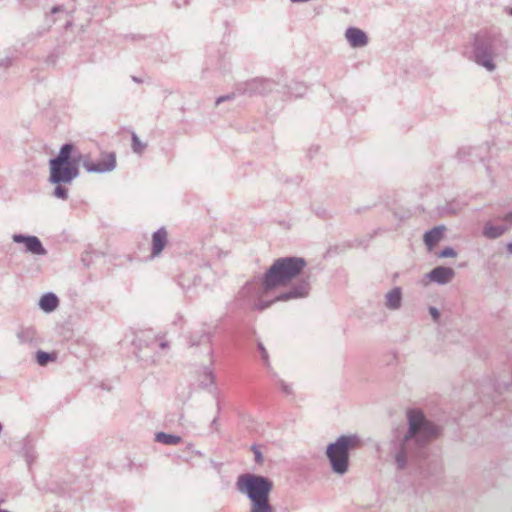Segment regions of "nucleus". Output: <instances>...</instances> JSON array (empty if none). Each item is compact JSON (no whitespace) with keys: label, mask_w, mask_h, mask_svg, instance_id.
<instances>
[{"label":"nucleus","mask_w":512,"mask_h":512,"mask_svg":"<svg viewBox=\"0 0 512 512\" xmlns=\"http://www.w3.org/2000/svg\"><path fill=\"white\" fill-rule=\"evenodd\" d=\"M407 424V428L397 429L389 441V455L400 471L424 457L427 445L439 434L438 426L417 409L407 412Z\"/></svg>","instance_id":"1"},{"label":"nucleus","mask_w":512,"mask_h":512,"mask_svg":"<svg viewBox=\"0 0 512 512\" xmlns=\"http://www.w3.org/2000/svg\"><path fill=\"white\" fill-rule=\"evenodd\" d=\"M273 289L272 285L267 284V276L265 275L263 279H253L247 282L239 291L238 298L251 305L254 310L262 311L276 301L307 297L310 292L309 277L300 279L290 290L275 297H271Z\"/></svg>","instance_id":"2"},{"label":"nucleus","mask_w":512,"mask_h":512,"mask_svg":"<svg viewBox=\"0 0 512 512\" xmlns=\"http://www.w3.org/2000/svg\"><path fill=\"white\" fill-rule=\"evenodd\" d=\"M508 48V40L500 29L482 30L474 36L470 59L488 73H494Z\"/></svg>","instance_id":"3"},{"label":"nucleus","mask_w":512,"mask_h":512,"mask_svg":"<svg viewBox=\"0 0 512 512\" xmlns=\"http://www.w3.org/2000/svg\"><path fill=\"white\" fill-rule=\"evenodd\" d=\"M236 488L249 500L248 512H276L270 503L273 482L269 478L253 473L241 474L237 478Z\"/></svg>","instance_id":"4"},{"label":"nucleus","mask_w":512,"mask_h":512,"mask_svg":"<svg viewBox=\"0 0 512 512\" xmlns=\"http://www.w3.org/2000/svg\"><path fill=\"white\" fill-rule=\"evenodd\" d=\"M361 445V439L355 434L341 435L326 448V457L331 470L338 476L349 471V452Z\"/></svg>","instance_id":"5"},{"label":"nucleus","mask_w":512,"mask_h":512,"mask_svg":"<svg viewBox=\"0 0 512 512\" xmlns=\"http://www.w3.org/2000/svg\"><path fill=\"white\" fill-rule=\"evenodd\" d=\"M73 152V145L64 144L57 157L49 161L50 177L53 184H71L79 176L78 167H75L70 158Z\"/></svg>","instance_id":"6"},{"label":"nucleus","mask_w":512,"mask_h":512,"mask_svg":"<svg viewBox=\"0 0 512 512\" xmlns=\"http://www.w3.org/2000/svg\"><path fill=\"white\" fill-rule=\"evenodd\" d=\"M306 267L305 259L301 257H284L277 259L267 270V284L273 288L284 285L297 277Z\"/></svg>","instance_id":"7"},{"label":"nucleus","mask_w":512,"mask_h":512,"mask_svg":"<svg viewBox=\"0 0 512 512\" xmlns=\"http://www.w3.org/2000/svg\"><path fill=\"white\" fill-rule=\"evenodd\" d=\"M12 240L15 243H22L25 246V252L37 256H45L47 250L42 245L40 239L34 235L13 234Z\"/></svg>","instance_id":"8"},{"label":"nucleus","mask_w":512,"mask_h":512,"mask_svg":"<svg viewBox=\"0 0 512 512\" xmlns=\"http://www.w3.org/2000/svg\"><path fill=\"white\" fill-rule=\"evenodd\" d=\"M455 276V271L450 267L438 266L432 269L428 274L427 278L434 283L439 285H445L452 281Z\"/></svg>","instance_id":"9"},{"label":"nucleus","mask_w":512,"mask_h":512,"mask_svg":"<svg viewBox=\"0 0 512 512\" xmlns=\"http://www.w3.org/2000/svg\"><path fill=\"white\" fill-rule=\"evenodd\" d=\"M345 39L352 48H363L368 44L367 34L356 27H349L346 29Z\"/></svg>","instance_id":"10"},{"label":"nucleus","mask_w":512,"mask_h":512,"mask_svg":"<svg viewBox=\"0 0 512 512\" xmlns=\"http://www.w3.org/2000/svg\"><path fill=\"white\" fill-rule=\"evenodd\" d=\"M168 242V233L164 227L159 228L152 235L151 258L161 255Z\"/></svg>","instance_id":"11"},{"label":"nucleus","mask_w":512,"mask_h":512,"mask_svg":"<svg viewBox=\"0 0 512 512\" xmlns=\"http://www.w3.org/2000/svg\"><path fill=\"white\" fill-rule=\"evenodd\" d=\"M403 293L400 287H394L384 296V306L390 311H397L402 306Z\"/></svg>","instance_id":"12"},{"label":"nucleus","mask_w":512,"mask_h":512,"mask_svg":"<svg viewBox=\"0 0 512 512\" xmlns=\"http://www.w3.org/2000/svg\"><path fill=\"white\" fill-rule=\"evenodd\" d=\"M445 231L446 227L444 225H439L424 233L423 241L428 251H432L433 248L442 240Z\"/></svg>","instance_id":"13"},{"label":"nucleus","mask_w":512,"mask_h":512,"mask_svg":"<svg viewBox=\"0 0 512 512\" xmlns=\"http://www.w3.org/2000/svg\"><path fill=\"white\" fill-rule=\"evenodd\" d=\"M70 160L73 165H75V167L79 168V166H82L88 173L100 171V169H97L93 166V161L89 154L81 153L80 151L75 150L74 147Z\"/></svg>","instance_id":"14"},{"label":"nucleus","mask_w":512,"mask_h":512,"mask_svg":"<svg viewBox=\"0 0 512 512\" xmlns=\"http://www.w3.org/2000/svg\"><path fill=\"white\" fill-rule=\"evenodd\" d=\"M116 165V155L114 153L103 154L97 162H93V166L100 169V171H94L93 173L104 174L112 172Z\"/></svg>","instance_id":"15"},{"label":"nucleus","mask_w":512,"mask_h":512,"mask_svg":"<svg viewBox=\"0 0 512 512\" xmlns=\"http://www.w3.org/2000/svg\"><path fill=\"white\" fill-rule=\"evenodd\" d=\"M508 230L506 225H495L492 221H487L482 230V234L487 239H497L504 235Z\"/></svg>","instance_id":"16"},{"label":"nucleus","mask_w":512,"mask_h":512,"mask_svg":"<svg viewBox=\"0 0 512 512\" xmlns=\"http://www.w3.org/2000/svg\"><path fill=\"white\" fill-rule=\"evenodd\" d=\"M138 340L139 342H146V346L151 348L152 351H156L158 348L164 351L169 348L168 342L157 337H151L149 332H143Z\"/></svg>","instance_id":"17"},{"label":"nucleus","mask_w":512,"mask_h":512,"mask_svg":"<svg viewBox=\"0 0 512 512\" xmlns=\"http://www.w3.org/2000/svg\"><path fill=\"white\" fill-rule=\"evenodd\" d=\"M59 305V300L54 293L44 294L39 301V307L46 313L53 312Z\"/></svg>","instance_id":"18"},{"label":"nucleus","mask_w":512,"mask_h":512,"mask_svg":"<svg viewBox=\"0 0 512 512\" xmlns=\"http://www.w3.org/2000/svg\"><path fill=\"white\" fill-rule=\"evenodd\" d=\"M275 86V83L266 79H255L249 83L250 90L259 94H266L271 92Z\"/></svg>","instance_id":"19"},{"label":"nucleus","mask_w":512,"mask_h":512,"mask_svg":"<svg viewBox=\"0 0 512 512\" xmlns=\"http://www.w3.org/2000/svg\"><path fill=\"white\" fill-rule=\"evenodd\" d=\"M155 440L165 445H177L182 441V438L178 435L158 432L155 434Z\"/></svg>","instance_id":"20"},{"label":"nucleus","mask_w":512,"mask_h":512,"mask_svg":"<svg viewBox=\"0 0 512 512\" xmlns=\"http://www.w3.org/2000/svg\"><path fill=\"white\" fill-rule=\"evenodd\" d=\"M17 338H18L19 342L22 344L30 343L35 338V332L31 328L21 329L17 333Z\"/></svg>","instance_id":"21"},{"label":"nucleus","mask_w":512,"mask_h":512,"mask_svg":"<svg viewBox=\"0 0 512 512\" xmlns=\"http://www.w3.org/2000/svg\"><path fill=\"white\" fill-rule=\"evenodd\" d=\"M55 360V355L44 352V351H38L36 353V361L40 366H46L48 362Z\"/></svg>","instance_id":"22"},{"label":"nucleus","mask_w":512,"mask_h":512,"mask_svg":"<svg viewBox=\"0 0 512 512\" xmlns=\"http://www.w3.org/2000/svg\"><path fill=\"white\" fill-rule=\"evenodd\" d=\"M145 147H146V145L141 142V140L135 133H133L132 134V149H133V151L137 154H142Z\"/></svg>","instance_id":"23"},{"label":"nucleus","mask_w":512,"mask_h":512,"mask_svg":"<svg viewBox=\"0 0 512 512\" xmlns=\"http://www.w3.org/2000/svg\"><path fill=\"white\" fill-rule=\"evenodd\" d=\"M53 191V196L57 199L66 200L68 198V189L64 187L62 184H56Z\"/></svg>","instance_id":"24"},{"label":"nucleus","mask_w":512,"mask_h":512,"mask_svg":"<svg viewBox=\"0 0 512 512\" xmlns=\"http://www.w3.org/2000/svg\"><path fill=\"white\" fill-rule=\"evenodd\" d=\"M258 349L261 353V358L264 362V364L266 365V367L270 368V361H269V355H268V352L266 350V348L264 347V345L259 342L258 343Z\"/></svg>","instance_id":"25"},{"label":"nucleus","mask_w":512,"mask_h":512,"mask_svg":"<svg viewBox=\"0 0 512 512\" xmlns=\"http://www.w3.org/2000/svg\"><path fill=\"white\" fill-rule=\"evenodd\" d=\"M457 256L456 251L452 247H446L443 250L440 251L439 257L440 258H454Z\"/></svg>","instance_id":"26"},{"label":"nucleus","mask_w":512,"mask_h":512,"mask_svg":"<svg viewBox=\"0 0 512 512\" xmlns=\"http://www.w3.org/2000/svg\"><path fill=\"white\" fill-rule=\"evenodd\" d=\"M428 311L433 321L438 323L440 321V311L434 306H430Z\"/></svg>","instance_id":"27"},{"label":"nucleus","mask_w":512,"mask_h":512,"mask_svg":"<svg viewBox=\"0 0 512 512\" xmlns=\"http://www.w3.org/2000/svg\"><path fill=\"white\" fill-rule=\"evenodd\" d=\"M279 385H280V388L283 391V393H285L286 395H292L293 394L292 385L284 382L283 380H281L279 382Z\"/></svg>","instance_id":"28"},{"label":"nucleus","mask_w":512,"mask_h":512,"mask_svg":"<svg viewBox=\"0 0 512 512\" xmlns=\"http://www.w3.org/2000/svg\"><path fill=\"white\" fill-rule=\"evenodd\" d=\"M51 14H64V15H68V13L66 12V10L64 9L63 6H55L52 8L51 10Z\"/></svg>","instance_id":"29"},{"label":"nucleus","mask_w":512,"mask_h":512,"mask_svg":"<svg viewBox=\"0 0 512 512\" xmlns=\"http://www.w3.org/2000/svg\"><path fill=\"white\" fill-rule=\"evenodd\" d=\"M233 97H234V94H228V95L220 96L216 100V105H219L220 103H222L224 101L231 100V99H233Z\"/></svg>","instance_id":"30"},{"label":"nucleus","mask_w":512,"mask_h":512,"mask_svg":"<svg viewBox=\"0 0 512 512\" xmlns=\"http://www.w3.org/2000/svg\"><path fill=\"white\" fill-rule=\"evenodd\" d=\"M253 450H254V455H255V461L257 463H262L263 462L262 453L255 447L253 448Z\"/></svg>","instance_id":"31"},{"label":"nucleus","mask_w":512,"mask_h":512,"mask_svg":"<svg viewBox=\"0 0 512 512\" xmlns=\"http://www.w3.org/2000/svg\"><path fill=\"white\" fill-rule=\"evenodd\" d=\"M501 220L509 223L510 225H512V210L510 212H508L507 214H505Z\"/></svg>","instance_id":"32"},{"label":"nucleus","mask_w":512,"mask_h":512,"mask_svg":"<svg viewBox=\"0 0 512 512\" xmlns=\"http://www.w3.org/2000/svg\"><path fill=\"white\" fill-rule=\"evenodd\" d=\"M506 250L510 255H512V241L506 244Z\"/></svg>","instance_id":"33"},{"label":"nucleus","mask_w":512,"mask_h":512,"mask_svg":"<svg viewBox=\"0 0 512 512\" xmlns=\"http://www.w3.org/2000/svg\"><path fill=\"white\" fill-rule=\"evenodd\" d=\"M217 421H218V418L215 417L213 420H212V423L211 425L215 428V430H217Z\"/></svg>","instance_id":"34"},{"label":"nucleus","mask_w":512,"mask_h":512,"mask_svg":"<svg viewBox=\"0 0 512 512\" xmlns=\"http://www.w3.org/2000/svg\"><path fill=\"white\" fill-rule=\"evenodd\" d=\"M132 80H133L134 82H136V83H140V82H141V80H140L138 77H136V76H133V77H132Z\"/></svg>","instance_id":"35"},{"label":"nucleus","mask_w":512,"mask_h":512,"mask_svg":"<svg viewBox=\"0 0 512 512\" xmlns=\"http://www.w3.org/2000/svg\"><path fill=\"white\" fill-rule=\"evenodd\" d=\"M507 14L512 17V7L507 8L506 10Z\"/></svg>","instance_id":"36"},{"label":"nucleus","mask_w":512,"mask_h":512,"mask_svg":"<svg viewBox=\"0 0 512 512\" xmlns=\"http://www.w3.org/2000/svg\"><path fill=\"white\" fill-rule=\"evenodd\" d=\"M292 2H295V3H301V2H307L308 0H291Z\"/></svg>","instance_id":"37"},{"label":"nucleus","mask_w":512,"mask_h":512,"mask_svg":"<svg viewBox=\"0 0 512 512\" xmlns=\"http://www.w3.org/2000/svg\"><path fill=\"white\" fill-rule=\"evenodd\" d=\"M47 21H48V23L51 25V24L55 23V21H56V20H54V19H51V20H50V19L48 18V19H47Z\"/></svg>","instance_id":"38"},{"label":"nucleus","mask_w":512,"mask_h":512,"mask_svg":"<svg viewBox=\"0 0 512 512\" xmlns=\"http://www.w3.org/2000/svg\"><path fill=\"white\" fill-rule=\"evenodd\" d=\"M207 376L212 379V373L211 372H207Z\"/></svg>","instance_id":"39"},{"label":"nucleus","mask_w":512,"mask_h":512,"mask_svg":"<svg viewBox=\"0 0 512 512\" xmlns=\"http://www.w3.org/2000/svg\"><path fill=\"white\" fill-rule=\"evenodd\" d=\"M70 24H71V23H70V21H69V20H67V22H66V27H68Z\"/></svg>","instance_id":"40"}]
</instances>
